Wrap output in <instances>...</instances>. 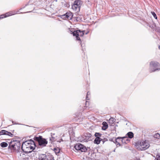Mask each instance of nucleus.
<instances>
[{
    "instance_id": "4",
    "label": "nucleus",
    "mask_w": 160,
    "mask_h": 160,
    "mask_svg": "<svg viewBox=\"0 0 160 160\" xmlns=\"http://www.w3.org/2000/svg\"><path fill=\"white\" fill-rule=\"evenodd\" d=\"M160 65L157 62L152 61L150 63V71L151 72H153L157 70L160 69Z\"/></svg>"
},
{
    "instance_id": "5",
    "label": "nucleus",
    "mask_w": 160,
    "mask_h": 160,
    "mask_svg": "<svg viewBox=\"0 0 160 160\" xmlns=\"http://www.w3.org/2000/svg\"><path fill=\"white\" fill-rule=\"evenodd\" d=\"M34 139L38 142L39 145L42 147L45 146L48 143V141L46 140L41 136L39 137H35Z\"/></svg>"
},
{
    "instance_id": "11",
    "label": "nucleus",
    "mask_w": 160,
    "mask_h": 160,
    "mask_svg": "<svg viewBox=\"0 0 160 160\" xmlns=\"http://www.w3.org/2000/svg\"><path fill=\"white\" fill-rule=\"evenodd\" d=\"M0 134L1 135H6L10 136H12L13 135L11 133L4 130H2L0 132Z\"/></svg>"
},
{
    "instance_id": "21",
    "label": "nucleus",
    "mask_w": 160,
    "mask_h": 160,
    "mask_svg": "<svg viewBox=\"0 0 160 160\" xmlns=\"http://www.w3.org/2000/svg\"><path fill=\"white\" fill-rule=\"evenodd\" d=\"M54 151L56 154L59 153L60 152V149L58 148H55L54 149Z\"/></svg>"
},
{
    "instance_id": "15",
    "label": "nucleus",
    "mask_w": 160,
    "mask_h": 160,
    "mask_svg": "<svg viewBox=\"0 0 160 160\" xmlns=\"http://www.w3.org/2000/svg\"><path fill=\"white\" fill-rule=\"evenodd\" d=\"M102 125L103 126L102 127V129L103 130H106L108 127V124L106 122H102Z\"/></svg>"
},
{
    "instance_id": "16",
    "label": "nucleus",
    "mask_w": 160,
    "mask_h": 160,
    "mask_svg": "<svg viewBox=\"0 0 160 160\" xmlns=\"http://www.w3.org/2000/svg\"><path fill=\"white\" fill-rule=\"evenodd\" d=\"M101 141V139L98 137H96L94 141V143L98 144L100 143Z\"/></svg>"
},
{
    "instance_id": "26",
    "label": "nucleus",
    "mask_w": 160,
    "mask_h": 160,
    "mask_svg": "<svg viewBox=\"0 0 160 160\" xmlns=\"http://www.w3.org/2000/svg\"><path fill=\"white\" fill-rule=\"evenodd\" d=\"M23 160H28V159H24Z\"/></svg>"
},
{
    "instance_id": "17",
    "label": "nucleus",
    "mask_w": 160,
    "mask_h": 160,
    "mask_svg": "<svg viewBox=\"0 0 160 160\" xmlns=\"http://www.w3.org/2000/svg\"><path fill=\"white\" fill-rule=\"evenodd\" d=\"M39 160H48L46 155H42L39 158Z\"/></svg>"
},
{
    "instance_id": "22",
    "label": "nucleus",
    "mask_w": 160,
    "mask_h": 160,
    "mask_svg": "<svg viewBox=\"0 0 160 160\" xmlns=\"http://www.w3.org/2000/svg\"><path fill=\"white\" fill-rule=\"evenodd\" d=\"M154 137L155 138L160 139V135L158 133H157L155 134L154 136Z\"/></svg>"
},
{
    "instance_id": "9",
    "label": "nucleus",
    "mask_w": 160,
    "mask_h": 160,
    "mask_svg": "<svg viewBox=\"0 0 160 160\" xmlns=\"http://www.w3.org/2000/svg\"><path fill=\"white\" fill-rule=\"evenodd\" d=\"M73 16V13L72 12L68 11L65 14L60 16V17L64 20L67 19L71 20Z\"/></svg>"
},
{
    "instance_id": "20",
    "label": "nucleus",
    "mask_w": 160,
    "mask_h": 160,
    "mask_svg": "<svg viewBox=\"0 0 160 160\" xmlns=\"http://www.w3.org/2000/svg\"><path fill=\"white\" fill-rule=\"evenodd\" d=\"M1 146L3 148H4L7 147L8 144L7 143L5 142H2L1 143Z\"/></svg>"
},
{
    "instance_id": "25",
    "label": "nucleus",
    "mask_w": 160,
    "mask_h": 160,
    "mask_svg": "<svg viewBox=\"0 0 160 160\" xmlns=\"http://www.w3.org/2000/svg\"><path fill=\"white\" fill-rule=\"evenodd\" d=\"M90 93L88 92L87 93V96H86V99H89L88 98V96L90 95Z\"/></svg>"
},
{
    "instance_id": "23",
    "label": "nucleus",
    "mask_w": 160,
    "mask_h": 160,
    "mask_svg": "<svg viewBox=\"0 0 160 160\" xmlns=\"http://www.w3.org/2000/svg\"><path fill=\"white\" fill-rule=\"evenodd\" d=\"M151 13L155 18L156 19H157V16L155 13L154 12H151Z\"/></svg>"
},
{
    "instance_id": "29",
    "label": "nucleus",
    "mask_w": 160,
    "mask_h": 160,
    "mask_svg": "<svg viewBox=\"0 0 160 160\" xmlns=\"http://www.w3.org/2000/svg\"><path fill=\"white\" fill-rule=\"evenodd\" d=\"M50 160H54V159H51Z\"/></svg>"
},
{
    "instance_id": "18",
    "label": "nucleus",
    "mask_w": 160,
    "mask_h": 160,
    "mask_svg": "<svg viewBox=\"0 0 160 160\" xmlns=\"http://www.w3.org/2000/svg\"><path fill=\"white\" fill-rule=\"evenodd\" d=\"M126 135L130 138H132L133 137V134L132 132H128L127 133Z\"/></svg>"
},
{
    "instance_id": "12",
    "label": "nucleus",
    "mask_w": 160,
    "mask_h": 160,
    "mask_svg": "<svg viewBox=\"0 0 160 160\" xmlns=\"http://www.w3.org/2000/svg\"><path fill=\"white\" fill-rule=\"evenodd\" d=\"M121 137H118L116 139L115 141H114L113 142L115 143L117 147L121 146V145L120 143V142L121 141Z\"/></svg>"
},
{
    "instance_id": "27",
    "label": "nucleus",
    "mask_w": 160,
    "mask_h": 160,
    "mask_svg": "<svg viewBox=\"0 0 160 160\" xmlns=\"http://www.w3.org/2000/svg\"><path fill=\"white\" fill-rule=\"evenodd\" d=\"M158 48L160 50V46H159Z\"/></svg>"
},
{
    "instance_id": "10",
    "label": "nucleus",
    "mask_w": 160,
    "mask_h": 160,
    "mask_svg": "<svg viewBox=\"0 0 160 160\" xmlns=\"http://www.w3.org/2000/svg\"><path fill=\"white\" fill-rule=\"evenodd\" d=\"M17 12L14 11H11L8 12L6 13L5 15H2L0 16V19L3 18H6L12 15L17 14Z\"/></svg>"
},
{
    "instance_id": "3",
    "label": "nucleus",
    "mask_w": 160,
    "mask_h": 160,
    "mask_svg": "<svg viewBox=\"0 0 160 160\" xmlns=\"http://www.w3.org/2000/svg\"><path fill=\"white\" fill-rule=\"evenodd\" d=\"M20 142L17 141H13L11 142L9 145L10 148L12 151L18 150L20 148L21 145Z\"/></svg>"
},
{
    "instance_id": "6",
    "label": "nucleus",
    "mask_w": 160,
    "mask_h": 160,
    "mask_svg": "<svg viewBox=\"0 0 160 160\" xmlns=\"http://www.w3.org/2000/svg\"><path fill=\"white\" fill-rule=\"evenodd\" d=\"M71 33H72L74 36H75L77 40H80V38L79 36H82L84 34V31H81L80 30L74 31L73 32L70 31Z\"/></svg>"
},
{
    "instance_id": "7",
    "label": "nucleus",
    "mask_w": 160,
    "mask_h": 160,
    "mask_svg": "<svg viewBox=\"0 0 160 160\" xmlns=\"http://www.w3.org/2000/svg\"><path fill=\"white\" fill-rule=\"evenodd\" d=\"M75 149L81 152H85L87 151L86 148L83 145L78 143L75 145L74 146Z\"/></svg>"
},
{
    "instance_id": "1",
    "label": "nucleus",
    "mask_w": 160,
    "mask_h": 160,
    "mask_svg": "<svg viewBox=\"0 0 160 160\" xmlns=\"http://www.w3.org/2000/svg\"><path fill=\"white\" fill-rule=\"evenodd\" d=\"M35 145L33 140L26 141L23 142L22 145V148L23 151L26 153H30L35 148Z\"/></svg>"
},
{
    "instance_id": "28",
    "label": "nucleus",
    "mask_w": 160,
    "mask_h": 160,
    "mask_svg": "<svg viewBox=\"0 0 160 160\" xmlns=\"http://www.w3.org/2000/svg\"><path fill=\"white\" fill-rule=\"evenodd\" d=\"M88 33V32H86V34H87Z\"/></svg>"
},
{
    "instance_id": "8",
    "label": "nucleus",
    "mask_w": 160,
    "mask_h": 160,
    "mask_svg": "<svg viewBox=\"0 0 160 160\" xmlns=\"http://www.w3.org/2000/svg\"><path fill=\"white\" fill-rule=\"evenodd\" d=\"M81 1L80 0H76L74 2V4L72 6L73 9L74 10L78 11L80 10V6L81 5Z\"/></svg>"
},
{
    "instance_id": "19",
    "label": "nucleus",
    "mask_w": 160,
    "mask_h": 160,
    "mask_svg": "<svg viewBox=\"0 0 160 160\" xmlns=\"http://www.w3.org/2000/svg\"><path fill=\"white\" fill-rule=\"evenodd\" d=\"M115 121V119L114 118H110L109 120V122L111 124H112L114 123V122Z\"/></svg>"
},
{
    "instance_id": "2",
    "label": "nucleus",
    "mask_w": 160,
    "mask_h": 160,
    "mask_svg": "<svg viewBox=\"0 0 160 160\" xmlns=\"http://www.w3.org/2000/svg\"><path fill=\"white\" fill-rule=\"evenodd\" d=\"M135 146L138 150H143L148 148L150 144L148 141L145 140L138 141L136 143Z\"/></svg>"
},
{
    "instance_id": "13",
    "label": "nucleus",
    "mask_w": 160,
    "mask_h": 160,
    "mask_svg": "<svg viewBox=\"0 0 160 160\" xmlns=\"http://www.w3.org/2000/svg\"><path fill=\"white\" fill-rule=\"evenodd\" d=\"M121 140L123 144L126 143L128 141L127 137L121 138Z\"/></svg>"
},
{
    "instance_id": "24",
    "label": "nucleus",
    "mask_w": 160,
    "mask_h": 160,
    "mask_svg": "<svg viewBox=\"0 0 160 160\" xmlns=\"http://www.w3.org/2000/svg\"><path fill=\"white\" fill-rule=\"evenodd\" d=\"M155 160H160V153L157 154Z\"/></svg>"
},
{
    "instance_id": "30",
    "label": "nucleus",
    "mask_w": 160,
    "mask_h": 160,
    "mask_svg": "<svg viewBox=\"0 0 160 160\" xmlns=\"http://www.w3.org/2000/svg\"><path fill=\"white\" fill-rule=\"evenodd\" d=\"M114 152H115V149L114 150Z\"/></svg>"
},
{
    "instance_id": "14",
    "label": "nucleus",
    "mask_w": 160,
    "mask_h": 160,
    "mask_svg": "<svg viewBox=\"0 0 160 160\" xmlns=\"http://www.w3.org/2000/svg\"><path fill=\"white\" fill-rule=\"evenodd\" d=\"M88 137H86V136H84L81 138L80 140V141L82 142H87L89 139Z\"/></svg>"
}]
</instances>
